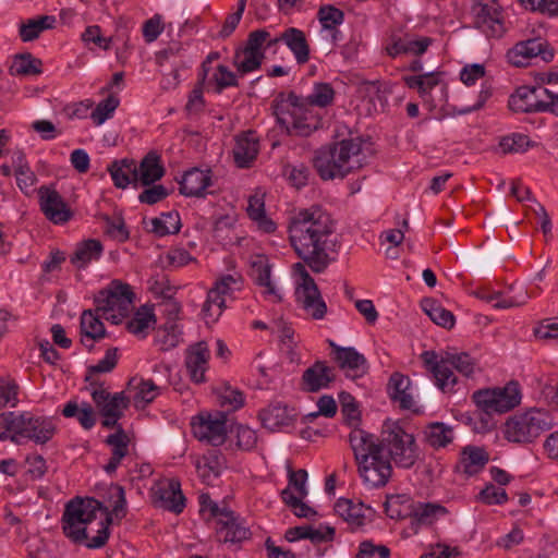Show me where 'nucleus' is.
Listing matches in <instances>:
<instances>
[{"label": "nucleus", "instance_id": "nucleus-1", "mask_svg": "<svg viewBox=\"0 0 558 558\" xmlns=\"http://www.w3.org/2000/svg\"><path fill=\"white\" fill-rule=\"evenodd\" d=\"M288 232L291 246L303 260L293 265L294 272L302 279L296 289L298 300L314 319H323L327 305L306 266L313 272L320 274L336 260L335 222L322 207L312 206L299 210L290 218Z\"/></svg>", "mask_w": 558, "mask_h": 558}, {"label": "nucleus", "instance_id": "nucleus-2", "mask_svg": "<svg viewBox=\"0 0 558 558\" xmlns=\"http://www.w3.org/2000/svg\"><path fill=\"white\" fill-rule=\"evenodd\" d=\"M111 513L107 506L93 497H75L62 514V530L75 543L87 541L88 548L104 547L110 536Z\"/></svg>", "mask_w": 558, "mask_h": 558}, {"label": "nucleus", "instance_id": "nucleus-3", "mask_svg": "<svg viewBox=\"0 0 558 558\" xmlns=\"http://www.w3.org/2000/svg\"><path fill=\"white\" fill-rule=\"evenodd\" d=\"M349 442L363 482L373 488L385 486L392 475V465L380 450L377 437L357 428L350 433Z\"/></svg>", "mask_w": 558, "mask_h": 558}, {"label": "nucleus", "instance_id": "nucleus-4", "mask_svg": "<svg viewBox=\"0 0 558 558\" xmlns=\"http://www.w3.org/2000/svg\"><path fill=\"white\" fill-rule=\"evenodd\" d=\"M365 155L359 138H349L320 147L315 151L313 165L323 180L344 178L363 167Z\"/></svg>", "mask_w": 558, "mask_h": 558}, {"label": "nucleus", "instance_id": "nucleus-5", "mask_svg": "<svg viewBox=\"0 0 558 558\" xmlns=\"http://www.w3.org/2000/svg\"><path fill=\"white\" fill-rule=\"evenodd\" d=\"M426 368L433 374L436 386L445 393L452 392L458 383L453 368L465 377H472L477 362L466 352H445L439 355L435 351H424L421 354Z\"/></svg>", "mask_w": 558, "mask_h": 558}, {"label": "nucleus", "instance_id": "nucleus-6", "mask_svg": "<svg viewBox=\"0 0 558 558\" xmlns=\"http://www.w3.org/2000/svg\"><path fill=\"white\" fill-rule=\"evenodd\" d=\"M380 450L387 451L390 463L398 468L411 469L420 459V448L415 436L410 433L401 421L386 420L383 424L380 437H377Z\"/></svg>", "mask_w": 558, "mask_h": 558}, {"label": "nucleus", "instance_id": "nucleus-7", "mask_svg": "<svg viewBox=\"0 0 558 558\" xmlns=\"http://www.w3.org/2000/svg\"><path fill=\"white\" fill-rule=\"evenodd\" d=\"M554 425L548 411L532 408L522 413H515L507 418L504 424V437L514 444H532L544 432Z\"/></svg>", "mask_w": 558, "mask_h": 558}, {"label": "nucleus", "instance_id": "nucleus-8", "mask_svg": "<svg viewBox=\"0 0 558 558\" xmlns=\"http://www.w3.org/2000/svg\"><path fill=\"white\" fill-rule=\"evenodd\" d=\"M9 417V428L16 429L20 445H23L26 440L36 445H45L56 434L54 424L46 416L24 411L21 413L12 412Z\"/></svg>", "mask_w": 558, "mask_h": 558}, {"label": "nucleus", "instance_id": "nucleus-9", "mask_svg": "<svg viewBox=\"0 0 558 558\" xmlns=\"http://www.w3.org/2000/svg\"><path fill=\"white\" fill-rule=\"evenodd\" d=\"M472 400L486 414L505 413L520 404V386L511 380L502 388L480 389L472 395Z\"/></svg>", "mask_w": 558, "mask_h": 558}, {"label": "nucleus", "instance_id": "nucleus-10", "mask_svg": "<svg viewBox=\"0 0 558 558\" xmlns=\"http://www.w3.org/2000/svg\"><path fill=\"white\" fill-rule=\"evenodd\" d=\"M474 27L487 37L500 38L505 32L502 8L496 0H480L471 8Z\"/></svg>", "mask_w": 558, "mask_h": 558}, {"label": "nucleus", "instance_id": "nucleus-11", "mask_svg": "<svg viewBox=\"0 0 558 558\" xmlns=\"http://www.w3.org/2000/svg\"><path fill=\"white\" fill-rule=\"evenodd\" d=\"M133 298L134 293L129 284L113 280L107 289L100 290L95 295L96 312L101 314L116 311L129 313Z\"/></svg>", "mask_w": 558, "mask_h": 558}, {"label": "nucleus", "instance_id": "nucleus-12", "mask_svg": "<svg viewBox=\"0 0 558 558\" xmlns=\"http://www.w3.org/2000/svg\"><path fill=\"white\" fill-rule=\"evenodd\" d=\"M507 60L515 66H525L529 60L539 57L545 62L554 59V49L549 44L541 38H531L517 43L508 50Z\"/></svg>", "mask_w": 558, "mask_h": 558}, {"label": "nucleus", "instance_id": "nucleus-13", "mask_svg": "<svg viewBox=\"0 0 558 558\" xmlns=\"http://www.w3.org/2000/svg\"><path fill=\"white\" fill-rule=\"evenodd\" d=\"M194 436L211 446H220L227 439V414L217 412L215 415H199V421L193 423Z\"/></svg>", "mask_w": 558, "mask_h": 558}, {"label": "nucleus", "instance_id": "nucleus-14", "mask_svg": "<svg viewBox=\"0 0 558 558\" xmlns=\"http://www.w3.org/2000/svg\"><path fill=\"white\" fill-rule=\"evenodd\" d=\"M547 89L521 86L509 98V108L514 112H546Z\"/></svg>", "mask_w": 558, "mask_h": 558}, {"label": "nucleus", "instance_id": "nucleus-15", "mask_svg": "<svg viewBox=\"0 0 558 558\" xmlns=\"http://www.w3.org/2000/svg\"><path fill=\"white\" fill-rule=\"evenodd\" d=\"M90 390V396L95 402L99 413L102 416H116L121 418L123 411L128 409L130 400L125 397L124 392H116L111 395L104 385L87 387Z\"/></svg>", "mask_w": 558, "mask_h": 558}, {"label": "nucleus", "instance_id": "nucleus-16", "mask_svg": "<svg viewBox=\"0 0 558 558\" xmlns=\"http://www.w3.org/2000/svg\"><path fill=\"white\" fill-rule=\"evenodd\" d=\"M40 209L48 220L56 225L68 222L72 211L58 191L46 186L39 189Z\"/></svg>", "mask_w": 558, "mask_h": 558}, {"label": "nucleus", "instance_id": "nucleus-17", "mask_svg": "<svg viewBox=\"0 0 558 558\" xmlns=\"http://www.w3.org/2000/svg\"><path fill=\"white\" fill-rule=\"evenodd\" d=\"M154 504L173 513H181L185 508V497L181 484L175 478L161 482L154 490Z\"/></svg>", "mask_w": 558, "mask_h": 558}, {"label": "nucleus", "instance_id": "nucleus-18", "mask_svg": "<svg viewBox=\"0 0 558 558\" xmlns=\"http://www.w3.org/2000/svg\"><path fill=\"white\" fill-rule=\"evenodd\" d=\"M216 534L219 542L231 544L243 542L251 536L250 529L243 524L240 517L232 510L222 514V518L216 521Z\"/></svg>", "mask_w": 558, "mask_h": 558}, {"label": "nucleus", "instance_id": "nucleus-19", "mask_svg": "<svg viewBox=\"0 0 558 558\" xmlns=\"http://www.w3.org/2000/svg\"><path fill=\"white\" fill-rule=\"evenodd\" d=\"M209 350L206 342L201 341L192 345L185 356V366L190 378L195 384L206 380L205 373L208 366Z\"/></svg>", "mask_w": 558, "mask_h": 558}, {"label": "nucleus", "instance_id": "nucleus-20", "mask_svg": "<svg viewBox=\"0 0 558 558\" xmlns=\"http://www.w3.org/2000/svg\"><path fill=\"white\" fill-rule=\"evenodd\" d=\"M259 151V140L255 132H244L235 137L233 159L239 168H248Z\"/></svg>", "mask_w": 558, "mask_h": 558}, {"label": "nucleus", "instance_id": "nucleus-21", "mask_svg": "<svg viewBox=\"0 0 558 558\" xmlns=\"http://www.w3.org/2000/svg\"><path fill=\"white\" fill-rule=\"evenodd\" d=\"M335 362L345 373V376L352 379L364 376L368 371L367 360L353 347L339 349V355Z\"/></svg>", "mask_w": 558, "mask_h": 558}, {"label": "nucleus", "instance_id": "nucleus-22", "mask_svg": "<svg viewBox=\"0 0 558 558\" xmlns=\"http://www.w3.org/2000/svg\"><path fill=\"white\" fill-rule=\"evenodd\" d=\"M357 92L364 100L368 101V113L384 111L387 105V95L390 93L387 85L378 80L362 82Z\"/></svg>", "mask_w": 558, "mask_h": 558}, {"label": "nucleus", "instance_id": "nucleus-23", "mask_svg": "<svg viewBox=\"0 0 558 558\" xmlns=\"http://www.w3.org/2000/svg\"><path fill=\"white\" fill-rule=\"evenodd\" d=\"M180 183V193L184 196H204V191L211 185L210 170L204 171L198 168H192L182 177Z\"/></svg>", "mask_w": 558, "mask_h": 558}, {"label": "nucleus", "instance_id": "nucleus-24", "mask_svg": "<svg viewBox=\"0 0 558 558\" xmlns=\"http://www.w3.org/2000/svg\"><path fill=\"white\" fill-rule=\"evenodd\" d=\"M105 442L111 447V458L104 469L108 474H113L122 459L129 454L130 438L124 429L118 426L117 432L108 435Z\"/></svg>", "mask_w": 558, "mask_h": 558}, {"label": "nucleus", "instance_id": "nucleus-25", "mask_svg": "<svg viewBox=\"0 0 558 558\" xmlns=\"http://www.w3.org/2000/svg\"><path fill=\"white\" fill-rule=\"evenodd\" d=\"M489 461V456L485 449L476 446H466L461 451V457L457 470L468 476L478 474Z\"/></svg>", "mask_w": 558, "mask_h": 558}, {"label": "nucleus", "instance_id": "nucleus-26", "mask_svg": "<svg viewBox=\"0 0 558 558\" xmlns=\"http://www.w3.org/2000/svg\"><path fill=\"white\" fill-rule=\"evenodd\" d=\"M258 417L265 428L276 430L282 426L290 425L293 421L294 413L293 409H289L287 405L278 402L271 403L260 410Z\"/></svg>", "mask_w": 558, "mask_h": 558}, {"label": "nucleus", "instance_id": "nucleus-27", "mask_svg": "<svg viewBox=\"0 0 558 558\" xmlns=\"http://www.w3.org/2000/svg\"><path fill=\"white\" fill-rule=\"evenodd\" d=\"M307 391L316 392L335 380L332 368L323 361H316L311 367L304 371L302 376Z\"/></svg>", "mask_w": 558, "mask_h": 558}, {"label": "nucleus", "instance_id": "nucleus-28", "mask_svg": "<svg viewBox=\"0 0 558 558\" xmlns=\"http://www.w3.org/2000/svg\"><path fill=\"white\" fill-rule=\"evenodd\" d=\"M410 386V378L398 372L393 373L388 381L387 390L390 399L403 410H411L414 407V400L408 392Z\"/></svg>", "mask_w": 558, "mask_h": 558}, {"label": "nucleus", "instance_id": "nucleus-29", "mask_svg": "<svg viewBox=\"0 0 558 558\" xmlns=\"http://www.w3.org/2000/svg\"><path fill=\"white\" fill-rule=\"evenodd\" d=\"M410 514L411 519V529L414 532H417L421 525H430L437 519L439 514H445L447 512L446 508L437 505V504H423L417 502L415 505H410Z\"/></svg>", "mask_w": 558, "mask_h": 558}, {"label": "nucleus", "instance_id": "nucleus-30", "mask_svg": "<svg viewBox=\"0 0 558 558\" xmlns=\"http://www.w3.org/2000/svg\"><path fill=\"white\" fill-rule=\"evenodd\" d=\"M108 171L118 189H125L130 183L137 181V166L132 159L114 160L108 166Z\"/></svg>", "mask_w": 558, "mask_h": 558}, {"label": "nucleus", "instance_id": "nucleus-31", "mask_svg": "<svg viewBox=\"0 0 558 558\" xmlns=\"http://www.w3.org/2000/svg\"><path fill=\"white\" fill-rule=\"evenodd\" d=\"M282 41L294 54L299 64H304L310 59V45L303 31L289 27L281 34Z\"/></svg>", "mask_w": 558, "mask_h": 558}, {"label": "nucleus", "instance_id": "nucleus-32", "mask_svg": "<svg viewBox=\"0 0 558 558\" xmlns=\"http://www.w3.org/2000/svg\"><path fill=\"white\" fill-rule=\"evenodd\" d=\"M422 434L423 441L435 450L447 447L454 438L452 427L442 422L429 423Z\"/></svg>", "mask_w": 558, "mask_h": 558}, {"label": "nucleus", "instance_id": "nucleus-33", "mask_svg": "<svg viewBox=\"0 0 558 558\" xmlns=\"http://www.w3.org/2000/svg\"><path fill=\"white\" fill-rule=\"evenodd\" d=\"M137 181L142 185L148 186L160 180L165 174V168L161 163L160 156L156 151H149L137 167Z\"/></svg>", "mask_w": 558, "mask_h": 558}, {"label": "nucleus", "instance_id": "nucleus-34", "mask_svg": "<svg viewBox=\"0 0 558 558\" xmlns=\"http://www.w3.org/2000/svg\"><path fill=\"white\" fill-rule=\"evenodd\" d=\"M57 19L54 15H39L34 19H28L20 25L19 34L24 43L33 41L39 35L47 31L54 28Z\"/></svg>", "mask_w": 558, "mask_h": 558}, {"label": "nucleus", "instance_id": "nucleus-35", "mask_svg": "<svg viewBox=\"0 0 558 558\" xmlns=\"http://www.w3.org/2000/svg\"><path fill=\"white\" fill-rule=\"evenodd\" d=\"M104 246L95 239L85 240L77 244L71 263L77 268H84L88 263L98 260L102 254Z\"/></svg>", "mask_w": 558, "mask_h": 558}, {"label": "nucleus", "instance_id": "nucleus-36", "mask_svg": "<svg viewBox=\"0 0 558 558\" xmlns=\"http://www.w3.org/2000/svg\"><path fill=\"white\" fill-rule=\"evenodd\" d=\"M251 276L254 282L265 288V294L274 295L276 301H281V295L271 282V267L266 259L259 257L252 263Z\"/></svg>", "mask_w": 558, "mask_h": 558}, {"label": "nucleus", "instance_id": "nucleus-37", "mask_svg": "<svg viewBox=\"0 0 558 558\" xmlns=\"http://www.w3.org/2000/svg\"><path fill=\"white\" fill-rule=\"evenodd\" d=\"M101 313H97L96 308L85 310L81 315V336L90 340H100L106 336L104 323L100 320Z\"/></svg>", "mask_w": 558, "mask_h": 558}, {"label": "nucleus", "instance_id": "nucleus-38", "mask_svg": "<svg viewBox=\"0 0 558 558\" xmlns=\"http://www.w3.org/2000/svg\"><path fill=\"white\" fill-rule=\"evenodd\" d=\"M265 59V53H255L247 51L243 47H238L234 51L232 64L240 75H245L258 70Z\"/></svg>", "mask_w": 558, "mask_h": 558}, {"label": "nucleus", "instance_id": "nucleus-39", "mask_svg": "<svg viewBox=\"0 0 558 558\" xmlns=\"http://www.w3.org/2000/svg\"><path fill=\"white\" fill-rule=\"evenodd\" d=\"M118 364V348H110L106 351L104 359L97 364L90 365L86 369L85 381L88 383V387L104 385L94 378L95 374L98 373H110L114 369Z\"/></svg>", "mask_w": 558, "mask_h": 558}, {"label": "nucleus", "instance_id": "nucleus-40", "mask_svg": "<svg viewBox=\"0 0 558 558\" xmlns=\"http://www.w3.org/2000/svg\"><path fill=\"white\" fill-rule=\"evenodd\" d=\"M150 225V232L155 233L157 236L175 234L181 229L180 216L175 210L162 213L160 217L153 218Z\"/></svg>", "mask_w": 558, "mask_h": 558}, {"label": "nucleus", "instance_id": "nucleus-41", "mask_svg": "<svg viewBox=\"0 0 558 558\" xmlns=\"http://www.w3.org/2000/svg\"><path fill=\"white\" fill-rule=\"evenodd\" d=\"M43 62L40 59L35 58L32 53L25 52L16 54L10 66L12 75H38L43 72Z\"/></svg>", "mask_w": 558, "mask_h": 558}, {"label": "nucleus", "instance_id": "nucleus-42", "mask_svg": "<svg viewBox=\"0 0 558 558\" xmlns=\"http://www.w3.org/2000/svg\"><path fill=\"white\" fill-rule=\"evenodd\" d=\"M226 308V298L221 292L213 287L207 293V299L203 305L202 313L208 322L215 323L221 316Z\"/></svg>", "mask_w": 558, "mask_h": 558}, {"label": "nucleus", "instance_id": "nucleus-43", "mask_svg": "<svg viewBox=\"0 0 558 558\" xmlns=\"http://www.w3.org/2000/svg\"><path fill=\"white\" fill-rule=\"evenodd\" d=\"M336 513L348 523L361 526L364 523V513L361 505H355L352 500L340 498L335 505Z\"/></svg>", "mask_w": 558, "mask_h": 558}, {"label": "nucleus", "instance_id": "nucleus-44", "mask_svg": "<svg viewBox=\"0 0 558 558\" xmlns=\"http://www.w3.org/2000/svg\"><path fill=\"white\" fill-rule=\"evenodd\" d=\"M423 310L429 316V318L437 324L447 329H451L454 326L456 319L453 314L442 307L434 300H425L423 302Z\"/></svg>", "mask_w": 558, "mask_h": 558}, {"label": "nucleus", "instance_id": "nucleus-45", "mask_svg": "<svg viewBox=\"0 0 558 558\" xmlns=\"http://www.w3.org/2000/svg\"><path fill=\"white\" fill-rule=\"evenodd\" d=\"M207 85L213 86L215 94H221L228 87L239 86V81L236 74L230 71L227 65L219 64Z\"/></svg>", "mask_w": 558, "mask_h": 558}, {"label": "nucleus", "instance_id": "nucleus-46", "mask_svg": "<svg viewBox=\"0 0 558 558\" xmlns=\"http://www.w3.org/2000/svg\"><path fill=\"white\" fill-rule=\"evenodd\" d=\"M15 178L20 190L28 194L36 181L35 173L31 170L23 154H19L15 160Z\"/></svg>", "mask_w": 558, "mask_h": 558}, {"label": "nucleus", "instance_id": "nucleus-47", "mask_svg": "<svg viewBox=\"0 0 558 558\" xmlns=\"http://www.w3.org/2000/svg\"><path fill=\"white\" fill-rule=\"evenodd\" d=\"M499 146L504 154L523 153L529 147H533L534 143L531 142L530 137L525 134L512 133L504 136L499 142Z\"/></svg>", "mask_w": 558, "mask_h": 558}, {"label": "nucleus", "instance_id": "nucleus-48", "mask_svg": "<svg viewBox=\"0 0 558 558\" xmlns=\"http://www.w3.org/2000/svg\"><path fill=\"white\" fill-rule=\"evenodd\" d=\"M439 73L430 72L421 75L404 77V82L409 88H415L421 95L428 94L439 84Z\"/></svg>", "mask_w": 558, "mask_h": 558}, {"label": "nucleus", "instance_id": "nucleus-49", "mask_svg": "<svg viewBox=\"0 0 558 558\" xmlns=\"http://www.w3.org/2000/svg\"><path fill=\"white\" fill-rule=\"evenodd\" d=\"M478 298L487 303H493V306L496 308H510L514 306H520L525 304L526 300L530 298L527 293H525L521 299H517L513 296L505 298L500 292H478Z\"/></svg>", "mask_w": 558, "mask_h": 558}, {"label": "nucleus", "instance_id": "nucleus-50", "mask_svg": "<svg viewBox=\"0 0 558 558\" xmlns=\"http://www.w3.org/2000/svg\"><path fill=\"white\" fill-rule=\"evenodd\" d=\"M335 98V90L329 83H316L312 94L306 97V102L312 106L325 108L329 106Z\"/></svg>", "mask_w": 558, "mask_h": 558}, {"label": "nucleus", "instance_id": "nucleus-51", "mask_svg": "<svg viewBox=\"0 0 558 558\" xmlns=\"http://www.w3.org/2000/svg\"><path fill=\"white\" fill-rule=\"evenodd\" d=\"M317 19L324 29H335L344 21V13L332 4H325L318 9Z\"/></svg>", "mask_w": 558, "mask_h": 558}, {"label": "nucleus", "instance_id": "nucleus-52", "mask_svg": "<svg viewBox=\"0 0 558 558\" xmlns=\"http://www.w3.org/2000/svg\"><path fill=\"white\" fill-rule=\"evenodd\" d=\"M155 341L161 351H169L180 343L181 332L175 324H170L158 329Z\"/></svg>", "mask_w": 558, "mask_h": 558}, {"label": "nucleus", "instance_id": "nucleus-53", "mask_svg": "<svg viewBox=\"0 0 558 558\" xmlns=\"http://www.w3.org/2000/svg\"><path fill=\"white\" fill-rule=\"evenodd\" d=\"M108 502L111 504V517L122 519L126 514V498L124 488L119 484H111L108 488Z\"/></svg>", "mask_w": 558, "mask_h": 558}, {"label": "nucleus", "instance_id": "nucleus-54", "mask_svg": "<svg viewBox=\"0 0 558 558\" xmlns=\"http://www.w3.org/2000/svg\"><path fill=\"white\" fill-rule=\"evenodd\" d=\"M119 98L116 96H108L101 100L96 108L92 111L90 118L96 125H101L109 119L119 106Z\"/></svg>", "mask_w": 558, "mask_h": 558}, {"label": "nucleus", "instance_id": "nucleus-55", "mask_svg": "<svg viewBox=\"0 0 558 558\" xmlns=\"http://www.w3.org/2000/svg\"><path fill=\"white\" fill-rule=\"evenodd\" d=\"M243 284L244 280L240 274H228L217 279L214 287H216L221 294L227 298L232 296L238 291H241L243 289Z\"/></svg>", "mask_w": 558, "mask_h": 558}, {"label": "nucleus", "instance_id": "nucleus-56", "mask_svg": "<svg viewBox=\"0 0 558 558\" xmlns=\"http://www.w3.org/2000/svg\"><path fill=\"white\" fill-rule=\"evenodd\" d=\"M281 497L289 507L294 509V514L299 518H310L316 513L313 508L302 501L303 498L295 496L289 488L281 492Z\"/></svg>", "mask_w": 558, "mask_h": 558}, {"label": "nucleus", "instance_id": "nucleus-57", "mask_svg": "<svg viewBox=\"0 0 558 558\" xmlns=\"http://www.w3.org/2000/svg\"><path fill=\"white\" fill-rule=\"evenodd\" d=\"M151 323H156L151 311H137L134 317L128 322L126 329L133 335L143 333Z\"/></svg>", "mask_w": 558, "mask_h": 558}, {"label": "nucleus", "instance_id": "nucleus-58", "mask_svg": "<svg viewBox=\"0 0 558 558\" xmlns=\"http://www.w3.org/2000/svg\"><path fill=\"white\" fill-rule=\"evenodd\" d=\"M271 109L277 119V123L290 133V124L294 119V116L291 112L290 107H288L287 101H283L279 96H277L271 104Z\"/></svg>", "mask_w": 558, "mask_h": 558}, {"label": "nucleus", "instance_id": "nucleus-59", "mask_svg": "<svg viewBox=\"0 0 558 558\" xmlns=\"http://www.w3.org/2000/svg\"><path fill=\"white\" fill-rule=\"evenodd\" d=\"M19 386L14 380L7 379L0 376V407L11 404L15 407L17 400Z\"/></svg>", "mask_w": 558, "mask_h": 558}, {"label": "nucleus", "instance_id": "nucleus-60", "mask_svg": "<svg viewBox=\"0 0 558 558\" xmlns=\"http://www.w3.org/2000/svg\"><path fill=\"white\" fill-rule=\"evenodd\" d=\"M478 499L486 505H502L507 502L508 495L504 488L488 484L480 492Z\"/></svg>", "mask_w": 558, "mask_h": 558}, {"label": "nucleus", "instance_id": "nucleus-61", "mask_svg": "<svg viewBox=\"0 0 558 558\" xmlns=\"http://www.w3.org/2000/svg\"><path fill=\"white\" fill-rule=\"evenodd\" d=\"M407 497L404 495H395L389 497L385 502V512L391 519H405L409 518L410 510L403 511L401 506L407 501ZM408 509H410L408 507Z\"/></svg>", "mask_w": 558, "mask_h": 558}, {"label": "nucleus", "instance_id": "nucleus-62", "mask_svg": "<svg viewBox=\"0 0 558 558\" xmlns=\"http://www.w3.org/2000/svg\"><path fill=\"white\" fill-rule=\"evenodd\" d=\"M159 393V387L151 379H142L137 386V392L134 397L136 403H150Z\"/></svg>", "mask_w": 558, "mask_h": 558}, {"label": "nucleus", "instance_id": "nucleus-63", "mask_svg": "<svg viewBox=\"0 0 558 558\" xmlns=\"http://www.w3.org/2000/svg\"><path fill=\"white\" fill-rule=\"evenodd\" d=\"M258 437L256 430L246 425L236 426V445L242 450H252L256 447Z\"/></svg>", "mask_w": 558, "mask_h": 558}, {"label": "nucleus", "instance_id": "nucleus-64", "mask_svg": "<svg viewBox=\"0 0 558 558\" xmlns=\"http://www.w3.org/2000/svg\"><path fill=\"white\" fill-rule=\"evenodd\" d=\"M219 402L221 407H227L228 411H235L243 407L244 396L242 391L227 387L220 395Z\"/></svg>", "mask_w": 558, "mask_h": 558}]
</instances>
